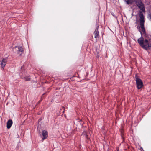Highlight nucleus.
Masks as SVG:
<instances>
[{
  "label": "nucleus",
  "instance_id": "obj_1",
  "mask_svg": "<svg viewBox=\"0 0 151 151\" xmlns=\"http://www.w3.org/2000/svg\"><path fill=\"white\" fill-rule=\"evenodd\" d=\"M139 14L140 25L142 31L144 33L145 32L144 25L145 22L144 17L143 15L142 12L140 11Z\"/></svg>",
  "mask_w": 151,
  "mask_h": 151
},
{
  "label": "nucleus",
  "instance_id": "obj_2",
  "mask_svg": "<svg viewBox=\"0 0 151 151\" xmlns=\"http://www.w3.org/2000/svg\"><path fill=\"white\" fill-rule=\"evenodd\" d=\"M135 78L137 87L138 89H140L143 86L142 81L141 79L137 77V75Z\"/></svg>",
  "mask_w": 151,
  "mask_h": 151
},
{
  "label": "nucleus",
  "instance_id": "obj_3",
  "mask_svg": "<svg viewBox=\"0 0 151 151\" xmlns=\"http://www.w3.org/2000/svg\"><path fill=\"white\" fill-rule=\"evenodd\" d=\"M14 51H15V52L21 55L24 52V49L23 47L22 46L17 47L15 46L14 48L13 49Z\"/></svg>",
  "mask_w": 151,
  "mask_h": 151
},
{
  "label": "nucleus",
  "instance_id": "obj_4",
  "mask_svg": "<svg viewBox=\"0 0 151 151\" xmlns=\"http://www.w3.org/2000/svg\"><path fill=\"white\" fill-rule=\"evenodd\" d=\"M42 135L43 137L42 138V139L43 141L48 137V134L47 131L45 130H43L42 131Z\"/></svg>",
  "mask_w": 151,
  "mask_h": 151
},
{
  "label": "nucleus",
  "instance_id": "obj_5",
  "mask_svg": "<svg viewBox=\"0 0 151 151\" xmlns=\"http://www.w3.org/2000/svg\"><path fill=\"white\" fill-rule=\"evenodd\" d=\"M142 47L145 50H147L151 48V45H150L149 43H145L144 42L143 45L142 46Z\"/></svg>",
  "mask_w": 151,
  "mask_h": 151
},
{
  "label": "nucleus",
  "instance_id": "obj_6",
  "mask_svg": "<svg viewBox=\"0 0 151 151\" xmlns=\"http://www.w3.org/2000/svg\"><path fill=\"white\" fill-rule=\"evenodd\" d=\"M7 62V60L6 59L3 58L2 60L1 65V67L3 69V70L4 69V67H5Z\"/></svg>",
  "mask_w": 151,
  "mask_h": 151
},
{
  "label": "nucleus",
  "instance_id": "obj_7",
  "mask_svg": "<svg viewBox=\"0 0 151 151\" xmlns=\"http://www.w3.org/2000/svg\"><path fill=\"white\" fill-rule=\"evenodd\" d=\"M143 12H145V9L144 4L142 3L140 4H138L137 6Z\"/></svg>",
  "mask_w": 151,
  "mask_h": 151
},
{
  "label": "nucleus",
  "instance_id": "obj_8",
  "mask_svg": "<svg viewBox=\"0 0 151 151\" xmlns=\"http://www.w3.org/2000/svg\"><path fill=\"white\" fill-rule=\"evenodd\" d=\"M99 26H97V28L95 29V31L94 32V34L95 35V38H96L99 37V33L98 31Z\"/></svg>",
  "mask_w": 151,
  "mask_h": 151
},
{
  "label": "nucleus",
  "instance_id": "obj_9",
  "mask_svg": "<svg viewBox=\"0 0 151 151\" xmlns=\"http://www.w3.org/2000/svg\"><path fill=\"white\" fill-rule=\"evenodd\" d=\"M12 120H9L7 122V127L9 129L10 128L12 124Z\"/></svg>",
  "mask_w": 151,
  "mask_h": 151
},
{
  "label": "nucleus",
  "instance_id": "obj_10",
  "mask_svg": "<svg viewBox=\"0 0 151 151\" xmlns=\"http://www.w3.org/2000/svg\"><path fill=\"white\" fill-rule=\"evenodd\" d=\"M137 41L141 46L142 47L144 42L143 38L142 37H140L138 39Z\"/></svg>",
  "mask_w": 151,
  "mask_h": 151
},
{
  "label": "nucleus",
  "instance_id": "obj_11",
  "mask_svg": "<svg viewBox=\"0 0 151 151\" xmlns=\"http://www.w3.org/2000/svg\"><path fill=\"white\" fill-rule=\"evenodd\" d=\"M126 4L127 5L131 4L134 2V0H124Z\"/></svg>",
  "mask_w": 151,
  "mask_h": 151
},
{
  "label": "nucleus",
  "instance_id": "obj_12",
  "mask_svg": "<svg viewBox=\"0 0 151 151\" xmlns=\"http://www.w3.org/2000/svg\"><path fill=\"white\" fill-rule=\"evenodd\" d=\"M134 1L137 6L142 3L141 0H134Z\"/></svg>",
  "mask_w": 151,
  "mask_h": 151
},
{
  "label": "nucleus",
  "instance_id": "obj_13",
  "mask_svg": "<svg viewBox=\"0 0 151 151\" xmlns=\"http://www.w3.org/2000/svg\"><path fill=\"white\" fill-rule=\"evenodd\" d=\"M23 79H24L26 81H29L30 79V78L29 76H26Z\"/></svg>",
  "mask_w": 151,
  "mask_h": 151
},
{
  "label": "nucleus",
  "instance_id": "obj_14",
  "mask_svg": "<svg viewBox=\"0 0 151 151\" xmlns=\"http://www.w3.org/2000/svg\"><path fill=\"white\" fill-rule=\"evenodd\" d=\"M82 134H83L84 135H85V137L87 139H89L88 136L86 134V132H83Z\"/></svg>",
  "mask_w": 151,
  "mask_h": 151
},
{
  "label": "nucleus",
  "instance_id": "obj_15",
  "mask_svg": "<svg viewBox=\"0 0 151 151\" xmlns=\"http://www.w3.org/2000/svg\"><path fill=\"white\" fill-rule=\"evenodd\" d=\"M144 42L145 43H149L148 40L147 39H145V40H144Z\"/></svg>",
  "mask_w": 151,
  "mask_h": 151
},
{
  "label": "nucleus",
  "instance_id": "obj_16",
  "mask_svg": "<svg viewBox=\"0 0 151 151\" xmlns=\"http://www.w3.org/2000/svg\"><path fill=\"white\" fill-rule=\"evenodd\" d=\"M62 108H63V109H64H64H65V107H62Z\"/></svg>",
  "mask_w": 151,
  "mask_h": 151
},
{
  "label": "nucleus",
  "instance_id": "obj_17",
  "mask_svg": "<svg viewBox=\"0 0 151 151\" xmlns=\"http://www.w3.org/2000/svg\"><path fill=\"white\" fill-rule=\"evenodd\" d=\"M63 113H64V110L63 111Z\"/></svg>",
  "mask_w": 151,
  "mask_h": 151
}]
</instances>
